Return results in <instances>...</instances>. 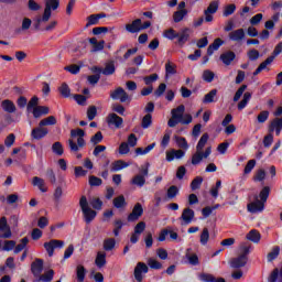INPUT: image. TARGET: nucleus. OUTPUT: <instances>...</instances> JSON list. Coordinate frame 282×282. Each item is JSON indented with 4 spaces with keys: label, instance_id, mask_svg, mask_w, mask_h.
Here are the masks:
<instances>
[{
    "label": "nucleus",
    "instance_id": "1",
    "mask_svg": "<svg viewBox=\"0 0 282 282\" xmlns=\"http://www.w3.org/2000/svg\"><path fill=\"white\" fill-rule=\"evenodd\" d=\"M70 138H77V143L73 139L68 140L70 153H78L87 144V141H85V130L80 128L70 130Z\"/></svg>",
    "mask_w": 282,
    "mask_h": 282
},
{
    "label": "nucleus",
    "instance_id": "2",
    "mask_svg": "<svg viewBox=\"0 0 282 282\" xmlns=\"http://www.w3.org/2000/svg\"><path fill=\"white\" fill-rule=\"evenodd\" d=\"M191 30L188 28L182 30V32H176L174 29H169L164 32L165 39H169L170 41H174V39H177V45L178 47H182L183 45H186L188 39H191V34H188Z\"/></svg>",
    "mask_w": 282,
    "mask_h": 282
},
{
    "label": "nucleus",
    "instance_id": "3",
    "mask_svg": "<svg viewBox=\"0 0 282 282\" xmlns=\"http://www.w3.org/2000/svg\"><path fill=\"white\" fill-rule=\"evenodd\" d=\"M79 206L82 208L84 221L86 224H91L96 219V216L98 215V213L91 209V207H89V202L87 200V196L80 197Z\"/></svg>",
    "mask_w": 282,
    "mask_h": 282
},
{
    "label": "nucleus",
    "instance_id": "4",
    "mask_svg": "<svg viewBox=\"0 0 282 282\" xmlns=\"http://www.w3.org/2000/svg\"><path fill=\"white\" fill-rule=\"evenodd\" d=\"M87 43H90V45H93V48L90 50L93 54H95L96 52H102V50H105V40L98 42V39L96 37H88L82 41V45L84 47H87Z\"/></svg>",
    "mask_w": 282,
    "mask_h": 282
},
{
    "label": "nucleus",
    "instance_id": "5",
    "mask_svg": "<svg viewBox=\"0 0 282 282\" xmlns=\"http://www.w3.org/2000/svg\"><path fill=\"white\" fill-rule=\"evenodd\" d=\"M110 98H112V100H120V102H131V96H129L122 87H118L110 93Z\"/></svg>",
    "mask_w": 282,
    "mask_h": 282
},
{
    "label": "nucleus",
    "instance_id": "6",
    "mask_svg": "<svg viewBox=\"0 0 282 282\" xmlns=\"http://www.w3.org/2000/svg\"><path fill=\"white\" fill-rule=\"evenodd\" d=\"M217 10H219V2L218 1H212L207 9L204 11L205 15V22L206 23H213L214 17L213 14H216Z\"/></svg>",
    "mask_w": 282,
    "mask_h": 282
},
{
    "label": "nucleus",
    "instance_id": "7",
    "mask_svg": "<svg viewBox=\"0 0 282 282\" xmlns=\"http://www.w3.org/2000/svg\"><path fill=\"white\" fill-rule=\"evenodd\" d=\"M63 246H65L63 240L53 239L48 242H44V248L48 257H54V250H56V248H63Z\"/></svg>",
    "mask_w": 282,
    "mask_h": 282
},
{
    "label": "nucleus",
    "instance_id": "8",
    "mask_svg": "<svg viewBox=\"0 0 282 282\" xmlns=\"http://www.w3.org/2000/svg\"><path fill=\"white\" fill-rule=\"evenodd\" d=\"M149 272V267L144 262H138L134 268V279L138 282L144 281V276L142 274H147Z\"/></svg>",
    "mask_w": 282,
    "mask_h": 282
},
{
    "label": "nucleus",
    "instance_id": "9",
    "mask_svg": "<svg viewBox=\"0 0 282 282\" xmlns=\"http://www.w3.org/2000/svg\"><path fill=\"white\" fill-rule=\"evenodd\" d=\"M0 232H4L0 236L2 239H10V237H12V230H10V226H8V218H6V216L0 218Z\"/></svg>",
    "mask_w": 282,
    "mask_h": 282
},
{
    "label": "nucleus",
    "instance_id": "10",
    "mask_svg": "<svg viewBox=\"0 0 282 282\" xmlns=\"http://www.w3.org/2000/svg\"><path fill=\"white\" fill-rule=\"evenodd\" d=\"M50 133V130L47 128H43L41 126L32 129L31 131V138L32 140H43Z\"/></svg>",
    "mask_w": 282,
    "mask_h": 282
},
{
    "label": "nucleus",
    "instance_id": "11",
    "mask_svg": "<svg viewBox=\"0 0 282 282\" xmlns=\"http://www.w3.org/2000/svg\"><path fill=\"white\" fill-rule=\"evenodd\" d=\"M31 272L35 279H39L43 273V259L36 258L34 262L31 263Z\"/></svg>",
    "mask_w": 282,
    "mask_h": 282
},
{
    "label": "nucleus",
    "instance_id": "12",
    "mask_svg": "<svg viewBox=\"0 0 282 282\" xmlns=\"http://www.w3.org/2000/svg\"><path fill=\"white\" fill-rule=\"evenodd\" d=\"M275 135H281L282 131V117L281 118H274L270 124H269V133H274Z\"/></svg>",
    "mask_w": 282,
    "mask_h": 282
},
{
    "label": "nucleus",
    "instance_id": "13",
    "mask_svg": "<svg viewBox=\"0 0 282 282\" xmlns=\"http://www.w3.org/2000/svg\"><path fill=\"white\" fill-rule=\"evenodd\" d=\"M247 208L249 213H262V210L265 208V203L257 198L254 202L248 204Z\"/></svg>",
    "mask_w": 282,
    "mask_h": 282
},
{
    "label": "nucleus",
    "instance_id": "14",
    "mask_svg": "<svg viewBox=\"0 0 282 282\" xmlns=\"http://www.w3.org/2000/svg\"><path fill=\"white\" fill-rule=\"evenodd\" d=\"M229 41H235L236 43H239L246 39V31L243 29H237L235 31H231L229 34Z\"/></svg>",
    "mask_w": 282,
    "mask_h": 282
},
{
    "label": "nucleus",
    "instance_id": "15",
    "mask_svg": "<svg viewBox=\"0 0 282 282\" xmlns=\"http://www.w3.org/2000/svg\"><path fill=\"white\" fill-rule=\"evenodd\" d=\"M191 122H193V116L191 115H185V120H180V119H176V118H171L169 121H167V127H177V124H191Z\"/></svg>",
    "mask_w": 282,
    "mask_h": 282
},
{
    "label": "nucleus",
    "instance_id": "16",
    "mask_svg": "<svg viewBox=\"0 0 282 282\" xmlns=\"http://www.w3.org/2000/svg\"><path fill=\"white\" fill-rule=\"evenodd\" d=\"M247 263H248V257L240 254L239 257L231 259L230 267L235 269L246 268Z\"/></svg>",
    "mask_w": 282,
    "mask_h": 282
},
{
    "label": "nucleus",
    "instance_id": "17",
    "mask_svg": "<svg viewBox=\"0 0 282 282\" xmlns=\"http://www.w3.org/2000/svg\"><path fill=\"white\" fill-rule=\"evenodd\" d=\"M184 111H186V107L184 105H180L176 108L172 109L171 115L176 120H186V115H184Z\"/></svg>",
    "mask_w": 282,
    "mask_h": 282
},
{
    "label": "nucleus",
    "instance_id": "18",
    "mask_svg": "<svg viewBox=\"0 0 282 282\" xmlns=\"http://www.w3.org/2000/svg\"><path fill=\"white\" fill-rule=\"evenodd\" d=\"M220 61L224 63V65H231L232 61H235V58H237V54H235V52L232 51H227L223 54H220Z\"/></svg>",
    "mask_w": 282,
    "mask_h": 282
},
{
    "label": "nucleus",
    "instance_id": "19",
    "mask_svg": "<svg viewBox=\"0 0 282 282\" xmlns=\"http://www.w3.org/2000/svg\"><path fill=\"white\" fill-rule=\"evenodd\" d=\"M186 155V152L183 150H172L170 152H166V161L167 162H173L176 158V160H182Z\"/></svg>",
    "mask_w": 282,
    "mask_h": 282
},
{
    "label": "nucleus",
    "instance_id": "20",
    "mask_svg": "<svg viewBox=\"0 0 282 282\" xmlns=\"http://www.w3.org/2000/svg\"><path fill=\"white\" fill-rule=\"evenodd\" d=\"M181 219L184 220L185 225H188L195 219V210L191 208H185L181 215Z\"/></svg>",
    "mask_w": 282,
    "mask_h": 282
},
{
    "label": "nucleus",
    "instance_id": "21",
    "mask_svg": "<svg viewBox=\"0 0 282 282\" xmlns=\"http://www.w3.org/2000/svg\"><path fill=\"white\" fill-rule=\"evenodd\" d=\"M1 108L6 113H14L17 111V106L14 105V101L10 99H4L1 101Z\"/></svg>",
    "mask_w": 282,
    "mask_h": 282
},
{
    "label": "nucleus",
    "instance_id": "22",
    "mask_svg": "<svg viewBox=\"0 0 282 282\" xmlns=\"http://www.w3.org/2000/svg\"><path fill=\"white\" fill-rule=\"evenodd\" d=\"M107 122H108V124H115V127L117 129H120V127H122V122H124V120L122 119V117L118 116L117 113H110L108 116Z\"/></svg>",
    "mask_w": 282,
    "mask_h": 282
},
{
    "label": "nucleus",
    "instance_id": "23",
    "mask_svg": "<svg viewBox=\"0 0 282 282\" xmlns=\"http://www.w3.org/2000/svg\"><path fill=\"white\" fill-rule=\"evenodd\" d=\"M96 70L104 74V76H113V74H116V64H113V62H110L106 65L104 69L96 67Z\"/></svg>",
    "mask_w": 282,
    "mask_h": 282
},
{
    "label": "nucleus",
    "instance_id": "24",
    "mask_svg": "<svg viewBox=\"0 0 282 282\" xmlns=\"http://www.w3.org/2000/svg\"><path fill=\"white\" fill-rule=\"evenodd\" d=\"M126 30L130 34H138L140 31V19L133 20L131 23L126 24Z\"/></svg>",
    "mask_w": 282,
    "mask_h": 282
},
{
    "label": "nucleus",
    "instance_id": "25",
    "mask_svg": "<svg viewBox=\"0 0 282 282\" xmlns=\"http://www.w3.org/2000/svg\"><path fill=\"white\" fill-rule=\"evenodd\" d=\"M52 282L54 281V270H48L46 273L39 275L33 282Z\"/></svg>",
    "mask_w": 282,
    "mask_h": 282
},
{
    "label": "nucleus",
    "instance_id": "26",
    "mask_svg": "<svg viewBox=\"0 0 282 282\" xmlns=\"http://www.w3.org/2000/svg\"><path fill=\"white\" fill-rule=\"evenodd\" d=\"M279 254H281V247L274 246L272 250L267 254V261L272 263L275 259H279Z\"/></svg>",
    "mask_w": 282,
    "mask_h": 282
},
{
    "label": "nucleus",
    "instance_id": "27",
    "mask_svg": "<svg viewBox=\"0 0 282 282\" xmlns=\"http://www.w3.org/2000/svg\"><path fill=\"white\" fill-rule=\"evenodd\" d=\"M246 238L249 240V241H252L253 243H259V241H261V234L259 232V230L257 229H251Z\"/></svg>",
    "mask_w": 282,
    "mask_h": 282
},
{
    "label": "nucleus",
    "instance_id": "28",
    "mask_svg": "<svg viewBox=\"0 0 282 282\" xmlns=\"http://www.w3.org/2000/svg\"><path fill=\"white\" fill-rule=\"evenodd\" d=\"M95 265L97 268H105L107 265V253L106 252H98L95 259Z\"/></svg>",
    "mask_w": 282,
    "mask_h": 282
},
{
    "label": "nucleus",
    "instance_id": "29",
    "mask_svg": "<svg viewBox=\"0 0 282 282\" xmlns=\"http://www.w3.org/2000/svg\"><path fill=\"white\" fill-rule=\"evenodd\" d=\"M50 113V108L46 106H37L33 109V117L41 118V116H47Z\"/></svg>",
    "mask_w": 282,
    "mask_h": 282
},
{
    "label": "nucleus",
    "instance_id": "30",
    "mask_svg": "<svg viewBox=\"0 0 282 282\" xmlns=\"http://www.w3.org/2000/svg\"><path fill=\"white\" fill-rule=\"evenodd\" d=\"M250 98H252V94L247 91L243 94V98L241 101L238 104V111H243L246 107H248V102H250Z\"/></svg>",
    "mask_w": 282,
    "mask_h": 282
},
{
    "label": "nucleus",
    "instance_id": "31",
    "mask_svg": "<svg viewBox=\"0 0 282 282\" xmlns=\"http://www.w3.org/2000/svg\"><path fill=\"white\" fill-rule=\"evenodd\" d=\"M33 186H37V188L42 192V193H47V187L45 186V180L35 176L33 177V182H32Z\"/></svg>",
    "mask_w": 282,
    "mask_h": 282
},
{
    "label": "nucleus",
    "instance_id": "32",
    "mask_svg": "<svg viewBox=\"0 0 282 282\" xmlns=\"http://www.w3.org/2000/svg\"><path fill=\"white\" fill-rule=\"evenodd\" d=\"M127 166H129V163L122 160H117L111 163V172L116 173V171H122V169H127Z\"/></svg>",
    "mask_w": 282,
    "mask_h": 282
},
{
    "label": "nucleus",
    "instance_id": "33",
    "mask_svg": "<svg viewBox=\"0 0 282 282\" xmlns=\"http://www.w3.org/2000/svg\"><path fill=\"white\" fill-rule=\"evenodd\" d=\"M76 276H77V281L78 282H84L85 281V276H87V269H85L84 265L78 264L76 267Z\"/></svg>",
    "mask_w": 282,
    "mask_h": 282
},
{
    "label": "nucleus",
    "instance_id": "34",
    "mask_svg": "<svg viewBox=\"0 0 282 282\" xmlns=\"http://www.w3.org/2000/svg\"><path fill=\"white\" fill-rule=\"evenodd\" d=\"M54 124H56V117H54V116L44 118L39 122V127H42V128L54 127Z\"/></svg>",
    "mask_w": 282,
    "mask_h": 282
},
{
    "label": "nucleus",
    "instance_id": "35",
    "mask_svg": "<svg viewBox=\"0 0 282 282\" xmlns=\"http://www.w3.org/2000/svg\"><path fill=\"white\" fill-rule=\"evenodd\" d=\"M185 257L189 265H199V257L196 253L191 254V249H187Z\"/></svg>",
    "mask_w": 282,
    "mask_h": 282
},
{
    "label": "nucleus",
    "instance_id": "36",
    "mask_svg": "<svg viewBox=\"0 0 282 282\" xmlns=\"http://www.w3.org/2000/svg\"><path fill=\"white\" fill-rule=\"evenodd\" d=\"M28 243H30V238L24 237L20 240V243L15 246L14 248V254H19V252H23L25 248L28 247Z\"/></svg>",
    "mask_w": 282,
    "mask_h": 282
},
{
    "label": "nucleus",
    "instance_id": "37",
    "mask_svg": "<svg viewBox=\"0 0 282 282\" xmlns=\"http://www.w3.org/2000/svg\"><path fill=\"white\" fill-rule=\"evenodd\" d=\"M44 10H47L48 12H52V10H58V6H61V2L58 0H44Z\"/></svg>",
    "mask_w": 282,
    "mask_h": 282
},
{
    "label": "nucleus",
    "instance_id": "38",
    "mask_svg": "<svg viewBox=\"0 0 282 282\" xmlns=\"http://www.w3.org/2000/svg\"><path fill=\"white\" fill-rule=\"evenodd\" d=\"M131 184H133V186H139V188H142V186L147 184V178L142 174H138L131 180Z\"/></svg>",
    "mask_w": 282,
    "mask_h": 282
},
{
    "label": "nucleus",
    "instance_id": "39",
    "mask_svg": "<svg viewBox=\"0 0 282 282\" xmlns=\"http://www.w3.org/2000/svg\"><path fill=\"white\" fill-rule=\"evenodd\" d=\"M177 74V65L167 62L165 64V76H175Z\"/></svg>",
    "mask_w": 282,
    "mask_h": 282
},
{
    "label": "nucleus",
    "instance_id": "40",
    "mask_svg": "<svg viewBox=\"0 0 282 282\" xmlns=\"http://www.w3.org/2000/svg\"><path fill=\"white\" fill-rule=\"evenodd\" d=\"M112 204L115 208H124L127 206V200L124 199V195H119L113 198Z\"/></svg>",
    "mask_w": 282,
    "mask_h": 282
},
{
    "label": "nucleus",
    "instance_id": "41",
    "mask_svg": "<svg viewBox=\"0 0 282 282\" xmlns=\"http://www.w3.org/2000/svg\"><path fill=\"white\" fill-rule=\"evenodd\" d=\"M186 14H188V10L186 9L175 11L173 14L174 23H180L181 21H183Z\"/></svg>",
    "mask_w": 282,
    "mask_h": 282
},
{
    "label": "nucleus",
    "instance_id": "42",
    "mask_svg": "<svg viewBox=\"0 0 282 282\" xmlns=\"http://www.w3.org/2000/svg\"><path fill=\"white\" fill-rule=\"evenodd\" d=\"M58 91L63 98H69L72 96V89L67 83H63L62 86L58 88Z\"/></svg>",
    "mask_w": 282,
    "mask_h": 282
},
{
    "label": "nucleus",
    "instance_id": "43",
    "mask_svg": "<svg viewBox=\"0 0 282 282\" xmlns=\"http://www.w3.org/2000/svg\"><path fill=\"white\" fill-rule=\"evenodd\" d=\"M180 195V188L177 186L172 185L167 188L166 197L167 199H175Z\"/></svg>",
    "mask_w": 282,
    "mask_h": 282
},
{
    "label": "nucleus",
    "instance_id": "44",
    "mask_svg": "<svg viewBox=\"0 0 282 282\" xmlns=\"http://www.w3.org/2000/svg\"><path fill=\"white\" fill-rule=\"evenodd\" d=\"M116 248V239L115 238H108L104 240V250L106 252H111Z\"/></svg>",
    "mask_w": 282,
    "mask_h": 282
},
{
    "label": "nucleus",
    "instance_id": "45",
    "mask_svg": "<svg viewBox=\"0 0 282 282\" xmlns=\"http://www.w3.org/2000/svg\"><path fill=\"white\" fill-rule=\"evenodd\" d=\"M268 65H272V58H267L264 62H262L259 66L258 69L253 72V76H259L263 69L268 68Z\"/></svg>",
    "mask_w": 282,
    "mask_h": 282
},
{
    "label": "nucleus",
    "instance_id": "46",
    "mask_svg": "<svg viewBox=\"0 0 282 282\" xmlns=\"http://www.w3.org/2000/svg\"><path fill=\"white\" fill-rule=\"evenodd\" d=\"M153 124V116L151 113H147L141 121L142 129H149Z\"/></svg>",
    "mask_w": 282,
    "mask_h": 282
},
{
    "label": "nucleus",
    "instance_id": "47",
    "mask_svg": "<svg viewBox=\"0 0 282 282\" xmlns=\"http://www.w3.org/2000/svg\"><path fill=\"white\" fill-rule=\"evenodd\" d=\"M39 107V98L36 96H33L29 102H26V111H34Z\"/></svg>",
    "mask_w": 282,
    "mask_h": 282
},
{
    "label": "nucleus",
    "instance_id": "48",
    "mask_svg": "<svg viewBox=\"0 0 282 282\" xmlns=\"http://www.w3.org/2000/svg\"><path fill=\"white\" fill-rule=\"evenodd\" d=\"M208 138H209L208 133H204L200 137V139L196 145V151H204V148L206 147V143L208 142Z\"/></svg>",
    "mask_w": 282,
    "mask_h": 282
},
{
    "label": "nucleus",
    "instance_id": "49",
    "mask_svg": "<svg viewBox=\"0 0 282 282\" xmlns=\"http://www.w3.org/2000/svg\"><path fill=\"white\" fill-rule=\"evenodd\" d=\"M215 96H217V89H212L208 94L205 95L203 102H205V105L215 102Z\"/></svg>",
    "mask_w": 282,
    "mask_h": 282
},
{
    "label": "nucleus",
    "instance_id": "50",
    "mask_svg": "<svg viewBox=\"0 0 282 282\" xmlns=\"http://www.w3.org/2000/svg\"><path fill=\"white\" fill-rule=\"evenodd\" d=\"M209 239H210V232L208 231V228L205 227L200 234V245L206 246Z\"/></svg>",
    "mask_w": 282,
    "mask_h": 282
},
{
    "label": "nucleus",
    "instance_id": "51",
    "mask_svg": "<svg viewBox=\"0 0 282 282\" xmlns=\"http://www.w3.org/2000/svg\"><path fill=\"white\" fill-rule=\"evenodd\" d=\"M204 182V177L202 176H196L192 183H191V188L192 191H197L202 187V183Z\"/></svg>",
    "mask_w": 282,
    "mask_h": 282
},
{
    "label": "nucleus",
    "instance_id": "52",
    "mask_svg": "<svg viewBox=\"0 0 282 282\" xmlns=\"http://www.w3.org/2000/svg\"><path fill=\"white\" fill-rule=\"evenodd\" d=\"M260 202H268V197H270V186H264L259 194Z\"/></svg>",
    "mask_w": 282,
    "mask_h": 282
},
{
    "label": "nucleus",
    "instance_id": "53",
    "mask_svg": "<svg viewBox=\"0 0 282 282\" xmlns=\"http://www.w3.org/2000/svg\"><path fill=\"white\" fill-rule=\"evenodd\" d=\"M203 80H205V83H213V80H215V73L210 69L204 70Z\"/></svg>",
    "mask_w": 282,
    "mask_h": 282
},
{
    "label": "nucleus",
    "instance_id": "54",
    "mask_svg": "<svg viewBox=\"0 0 282 282\" xmlns=\"http://www.w3.org/2000/svg\"><path fill=\"white\" fill-rule=\"evenodd\" d=\"M281 52H282V42L275 45L272 55H270L267 58H271V63H274V59L276 58V56H279V54H281Z\"/></svg>",
    "mask_w": 282,
    "mask_h": 282
},
{
    "label": "nucleus",
    "instance_id": "55",
    "mask_svg": "<svg viewBox=\"0 0 282 282\" xmlns=\"http://www.w3.org/2000/svg\"><path fill=\"white\" fill-rule=\"evenodd\" d=\"M235 10H237V6L235 3L227 4L223 12V17H230L231 14H235Z\"/></svg>",
    "mask_w": 282,
    "mask_h": 282
},
{
    "label": "nucleus",
    "instance_id": "56",
    "mask_svg": "<svg viewBox=\"0 0 282 282\" xmlns=\"http://www.w3.org/2000/svg\"><path fill=\"white\" fill-rule=\"evenodd\" d=\"M246 89H248V85H242L241 87L238 88V90L236 91V94L234 96V102H239V100L243 96V91H246Z\"/></svg>",
    "mask_w": 282,
    "mask_h": 282
},
{
    "label": "nucleus",
    "instance_id": "57",
    "mask_svg": "<svg viewBox=\"0 0 282 282\" xmlns=\"http://www.w3.org/2000/svg\"><path fill=\"white\" fill-rule=\"evenodd\" d=\"M52 151H53V153H55V155H63V153H64L63 143H61L58 141L53 143Z\"/></svg>",
    "mask_w": 282,
    "mask_h": 282
},
{
    "label": "nucleus",
    "instance_id": "58",
    "mask_svg": "<svg viewBox=\"0 0 282 282\" xmlns=\"http://www.w3.org/2000/svg\"><path fill=\"white\" fill-rule=\"evenodd\" d=\"M89 186H102V178L90 175L88 180Z\"/></svg>",
    "mask_w": 282,
    "mask_h": 282
},
{
    "label": "nucleus",
    "instance_id": "59",
    "mask_svg": "<svg viewBox=\"0 0 282 282\" xmlns=\"http://www.w3.org/2000/svg\"><path fill=\"white\" fill-rule=\"evenodd\" d=\"M204 160V156H202V151H197L192 155V164L193 166H197Z\"/></svg>",
    "mask_w": 282,
    "mask_h": 282
},
{
    "label": "nucleus",
    "instance_id": "60",
    "mask_svg": "<svg viewBox=\"0 0 282 282\" xmlns=\"http://www.w3.org/2000/svg\"><path fill=\"white\" fill-rule=\"evenodd\" d=\"M265 180V170L260 169L253 175V182H263Z\"/></svg>",
    "mask_w": 282,
    "mask_h": 282
},
{
    "label": "nucleus",
    "instance_id": "61",
    "mask_svg": "<svg viewBox=\"0 0 282 282\" xmlns=\"http://www.w3.org/2000/svg\"><path fill=\"white\" fill-rule=\"evenodd\" d=\"M102 132L101 131H98L96 134H94L91 138H90V142L91 144H94L96 147V144H100V142H102Z\"/></svg>",
    "mask_w": 282,
    "mask_h": 282
},
{
    "label": "nucleus",
    "instance_id": "62",
    "mask_svg": "<svg viewBox=\"0 0 282 282\" xmlns=\"http://www.w3.org/2000/svg\"><path fill=\"white\" fill-rule=\"evenodd\" d=\"M97 115H98V108H96V106H90L87 110L88 120H94V118H96Z\"/></svg>",
    "mask_w": 282,
    "mask_h": 282
},
{
    "label": "nucleus",
    "instance_id": "63",
    "mask_svg": "<svg viewBox=\"0 0 282 282\" xmlns=\"http://www.w3.org/2000/svg\"><path fill=\"white\" fill-rule=\"evenodd\" d=\"M247 56H248L249 61H258L260 54L257 51V48H252V50L248 51Z\"/></svg>",
    "mask_w": 282,
    "mask_h": 282
},
{
    "label": "nucleus",
    "instance_id": "64",
    "mask_svg": "<svg viewBox=\"0 0 282 282\" xmlns=\"http://www.w3.org/2000/svg\"><path fill=\"white\" fill-rule=\"evenodd\" d=\"M199 279L203 282H215V275L210 273H203L199 275Z\"/></svg>",
    "mask_w": 282,
    "mask_h": 282
}]
</instances>
